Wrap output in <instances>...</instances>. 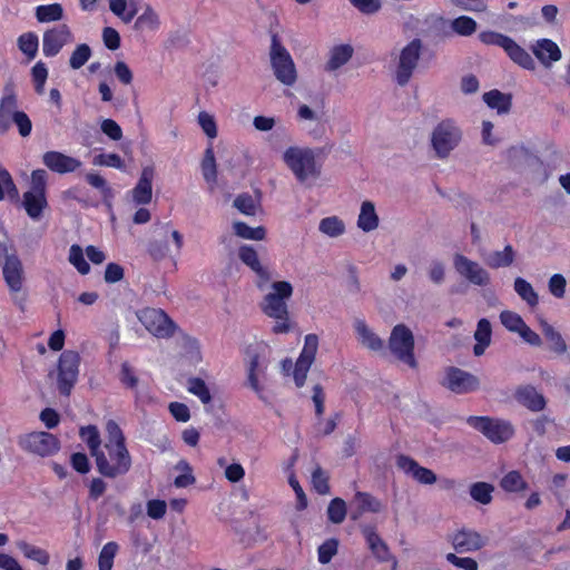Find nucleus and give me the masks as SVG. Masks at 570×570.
<instances>
[{"label": "nucleus", "instance_id": "nucleus-1", "mask_svg": "<svg viewBox=\"0 0 570 570\" xmlns=\"http://www.w3.org/2000/svg\"><path fill=\"white\" fill-rule=\"evenodd\" d=\"M106 431L108 441L105 450L95 458V462L100 474L115 479L130 470L131 456L125 443V435L114 420L106 423Z\"/></svg>", "mask_w": 570, "mask_h": 570}, {"label": "nucleus", "instance_id": "nucleus-2", "mask_svg": "<svg viewBox=\"0 0 570 570\" xmlns=\"http://www.w3.org/2000/svg\"><path fill=\"white\" fill-rule=\"evenodd\" d=\"M283 161L302 184L317 180L322 174V164L317 160L315 149L302 146H289L283 153Z\"/></svg>", "mask_w": 570, "mask_h": 570}, {"label": "nucleus", "instance_id": "nucleus-3", "mask_svg": "<svg viewBox=\"0 0 570 570\" xmlns=\"http://www.w3.org/2000/svg\"><path fill=\"white\" fill-rule=\"evenodd\" d=\"M318 350V336L316 334H307L304 338L303 350L293 364L292 360L286 358L282 362V371L285 375H293L297 387L304 385L307 373L315 361Z\"/></svg>", "mask_w": 570, "mask_h": 570}, {"label": "nucleus", "instance_id": "nucleus-4", "mask_svg": "<svg viewBox=\"0 0 570 570\" xmlns=\"http://www.w3.org/2000/svg\"><path fill=\"white\" fill-rule=\"evenodd\" d=\"M462 140V130L453 119L441 120L431 132V146L435 156L445 159Z\"/></svg>", "mask_w": 570, "mask_h": 570}, {"label": "nucleus", "instance_id": "nucleus-5", "mask_svg": "<svg viewBox=\"0 0 570 570\" xmlns=\"http://www.w3.org/2000/svg\"><path fill=\"white\" fill-rule=\"evenodd\" d=\"M47 171L43 169L33 170L30 177V188L23 194V207L28 216L35 220L41 217L47 207Z\"/></svg>", "mask_w": 570, "mask_h": 570}, {"label": "nucleus", "instance_id": "nucleus-6", "mask_svg": "<svg viewBox=\"0 0 570 570\" xmlns=\"http://www.w3.org/2000/svg\"><path fill=\"white\" fill-rule=\"evenodd\" d=\"M271 350L264 343H255L246 350L247 381L252 390L261 393L263 387L259 384V377L264 376L269 364Z\"/></svg>", "mask_w": 570, "mask_h": 570}, {"label": "nucleus", "instance_id": "nucleus-7", "mask_svg": "<svg viewBox=\"0 0 570 570\" xmlns=\"http://www.w3.org/2000/svg\"><path fill=\"white\" fill-rule=\"evenodd\" d=\"M271 63L276 79L283 85L293 86L296 82L297 71L295 63L288 51L279 42L277 36L272 38Z\"/></svg>", "mask_w": 570, "mask_h": 570}, {"label": "nucleus", "instance_id": "nucleus-8", "mask_svg": "<svg viewBox=\"0 0 570 570\" xmlns=\"http://www.w3.org/2000/svg\"><path fill=\"white\" fill-rule=\"evenodd\" d=\"M389 348L400 361L412 368L417 366L414 357V336L412 331L404 324H397L392 328L389 338Z\"/></svg>", "mask_w": 570, "mask_h": 570}, {"label": "nucleus", "instance_id": "nucleus-9", "mask_svg": "<svg viewBox=\"0 0 570 570\" xmlns=\"http://www.w3.org/2000/svg\"><path fill=\"white\" fill-rule=\"evenodd\" d=\"M293 286L289 282L277 281L271 284L269 291L264 296L261 308L266 316H279L288 312L287 301L293 295Z\"/></svg>", "mask_w": 570, "mask_h": 570}, {"label": "nucleus", "instance_id": "nucleus-10", "mask_svg": "<svg viewBox=\"0 0 570 570\" xmlns=\"http://www.w3.org/2000/svg\"><path fill=\"white\" fill-rule=\"evenodd\" d=\"M422 52V41L413 39L405 47H403L396 57L395 80L397 85L405 86L415 68L417 67Z\"/></svg>", "mask_w": 570, "mask_h": 570}, {"label": "nucleus", "instance_id": "nucleus-11", "mask_svg": "<svg viewBox=\"0 0 570 570\" xmlns=\"http://www.w3.org/2000/svg\"><path fill=\"white\" fill-rule=\"evenodd\" d=\"M18 444L23 451L41 458L55 454L60 448L59 440L45 431L23 434L19 438Z\"/></svg>", "mask_w": 570, "mask_h": 570}, {"label": "nucleus", "instance_id": "nucleus-12", "mask_svg": "<svg viewBox=\"0 0 570 570\" xmlns=\"http://www.w3.org/2000/svg\"><path fill=\"white\" fill-rule=\"evenodd\" d=\"M468 422L493 443L507 442L514 434L513 425L504 420L490 419L487 416H471Z\"/></svg>", "mask_w": 570, "mask_h": 570}, {"label": "nucleus", "instance_id": "nucleus-13", "mask_svg": "<svg viewBox=\"0 0 570 570\" xmlns=\"http://www.w3.org/2000/svg\"><path fill=\"white\" fill-rule=\"evenodd\" d=\"M80 356L75 351H65L58 361L57 384L63 395H69L78 379Z\"/></svg>", "mask_w": 570, "mask_h": 570}, {"label": "nucleus", "instance_id": "nucleus-14", "mask_svg": "<svg viewBox=\"0 0 570 570\" xmlns=\"http://www.w3.org/2000/svg\"><path fill=\"white\" fill-rule=\"evenodd\" d=\"M137 317L145 328L156 337H170L175 332L174 322L163 309L147 307L139 311Z\"/></svg>", "mask_w": 570, "mask_h": 570}, {"label": "nucleus", "instance_id": "nucleus-15", "mask_svg": "<svg viewBox=\"0 0 570 570\" xmlns=\"http://www.w3.org/2000/svg\"><path fill=\"white\" fill-rule=\"evenodd\" d=\"M453 267L455 272L470 284L484 287L491 283L489 272L478 262L462 254L456 253L453 256Z\"/></svg>", "mask_w": 570, "mask_h": 570}, {"label": "nucleus", "instance_id": "nucleus-16", "mask_svg": "<svg viewBox=\"0 0 570 570\" xmlns=\"http://www.w3.org/2000/svg\"><path fill=\"white\" fill-rule=\"evenodd\" d=\"M2 272L14 302L23 309L26 295L22 293L23 267L21 261L18 257L8 258L2 264Z\"/></svg>", "mask_w": 570, "mask_h": 570}, {"label": "nucleus", "instance_id": "nucleus-17", "mask_svg": "<svg viewBox=\"0 0 570 570\" xmlns=\"http://www.w3.org/2000/svg\"><path fill=\"white\" fill-rule=\"evenodd\" d=\"M73 41L71 29L62 23L47 29L42 35V52L46 57L57 56L61 49Z\"/></svg>", "mask_w": 570, "mask_h": 570}, {"label": "nucleus", "instance_id": "nucleus-18", "mask_svg": "<svg viewBox=\"0 0 570 570\" xmlns=\"http://www.w3.org/2000/svg\"><path fill=\"white\" fill-rule=\"evenodd\" d=\"M442 385L456 394H465L479 389V379L461 368L449 367L445 371Z\"/></svg>", "mask_w": 570, "mask_h": 570}, {"label": "nucleus", "instance_id": "nucleus-19", "mask_svg": "<svg viewBox=\"0 0 570 570\" xmlns=\"http://www.w3.org/2000/svg\"><path fill=\"white\" fill-rule=\"evenodd\" d=\"M238 257L257 275V287L261 291H265L272 279V273L261 263L257 252L252 246L244 245L238 249Z\"/></svg>", "mask_w": 570, "mask_h": 570}, {"label": "nucleus", "instance_id": "nucleus-20", "mask_svg": "<svg viewBox=\"0 0 570 570\" xmlns=\"http://www.w3.org/2000/svg\"><path fill=\"white\" fill-rule=\"evenodd\" d=\"M16 86L12 80L7 81L3 87V96L0 99V132H6L11 125L13 114L19 112Z\"/></svg>", "mask_w": 570, "mask_h": 570}, {"label": "nucleus", "instance_id": "nucleus-21", "mask_svg": "<svg viewBox=\"0 0 570 570\" xmlns=\"http://www.w3.org/2000/svg\"><path fill=\"white\" fill-rule=\"evenodd\" d=\"M352 326L356 341L362 347L371 352H381L384 348V341L374 332L364 318L355 317Z\"/></svg>", "mask_w": 570, "mask_h": 570}, {"label": "nucleus", "instance_id": "nucleus-22", "mask_svg": "<svg viewBox=\"0 0 570 570\" xmlns=\"http://www.w3.org/2000/svg\"><path fill=\"white\" fill-rule=\"evenodd\" d=\"M396 465L420 484L432 485L438 481L436 474L407 455H399Z\"/></svg>", "mask_w": 570, "mask_h": 570}, {"label": "nucleus", "instance_id": "nucleus-23", "mask_svg": "<svg viewBox=\"0 0 570 570\" xmlns=\"http://www.w3.org/2000/svg\"><path fill=\"white\" fill-rule=\"evenodd\" d=\"M42 163L51 171L61 175L73 173L81 166L80 160L55 150L45 153L42 156Z\"/></svg>", "mask_w": 570, "mask_h": 570}, {"label": "nucleus", "instance_id": "nucleus-24", "mask_svg": "<svg viewBox=\"0 0 570 570\" xmlns=\"http://www.w3.org/2000/svg\"><path fill=\"white\" fill-rule=\"evenodd\" d=\"M532 52L546 68H551L562 57L559 46L550 39L538 40L532 46Z\"/></svg>", "mask_w": 570, "mask_h": 570}, {"label": "nucleus", "instance_id": "nucleus-25", "mask_svg": "<svg viewBox=\"0 0 570 570\" xmlns=\"http://www.w3.org/2000/svg\"><path fill=\"white\" fill-rule=\"evenodd\" d=\"M451 542L456 551L471 552L481 549L485 544V539L475 531L461 530L453 534Z\"/></svg>", "mask_w": 570, "mask_h": 570}, {"label": "nucleus", "instance_id": "nucleus-26", "mask_svg": "<svg viewBox=\"0 0 570 570\" xmlns=\"http://www.w3.org/2000/svg\"><path fill=\"white\" fill-rule=\"evenodd\" d=\"M155 176V168L146 166L142 168L139 180L132 189V199L137 204H148L153 196V179Z\"/></svg>", "mask_w": 570, "mask_h": 570}, {"label": "nucleus", "instance_id": "nucleus-27", "mask_svg": "<svg viewBox=\"0 0 570 570\" xmlns=\"http://www.w3.org/2000/svg\"><path fill=\"white\" fill-rule=\"evenodd\" d=\"M514 397L521 405L533 412L542 411L547 404L544 396L531 385L517 389Z\"/></svg>", "mask_w": 570, "mask_h": 570}, {"label": "nucleus", "instance_id": "nucleus-28", "mask_svg": "<svg viewBox=\"0 0 570 570\" xmlns=\"http://www.w3.org/2000/svg\"><path fill=\"white\" fill-rule=\"evenodd\" d=\"M356 225L364 233H371L379 228L380 217L373 202H362Z\"/></svg>", "mask_w": 570, "mask_h": 570}, {"label": "nucleus", "instance_id": "nucleus-29", "mask_svg": "<svg viewBox=\"0 0 570 570\" xmlns=\"http://www.w3.org/2000/svg\"><path fill=\"white\" fill-rule=\"evenodd\" d=\"M352 504L356 508L352 512L351 518L357 520L363 513L372 512L377 513L382 510L383 504L380 500L374 498L367 492L357 491L352 500Z\"/></svg>", "mask_w": 570, "mask_h": 570}, {"label": "nucleus", "instance_id": "nucleus-30", "mask_svg": "<svg viewBox=\"0 0 570 570\" xmlns=\"http://www.w3.org/2000/svg\"><path fill=\"white\" fill-rule=\"evenodd\" d=\"M362 533L366 539L368 548L379 561L384 562L391 559V553L386 543L375 532L374 528L368 525L363 527Z\"/></svg>", "mask_w": 570, "mask_h": 570}, {"label": "nucleus", "instance_id": "nucleus-31", "mask_svg": "<svg viewBox=\"0 0 570 570\" xmlns=\"http://www.w3.org/2000/svg\"><path fill=\"white\" fill-rule=\"evenodd\" d=\"M160 24V17L157 11L151 6L146 4L141 14L137 17L134 29L138 32H156Z\"/></svg>", "mask_w": 570, "mask_h": 570}, {"label": "nucleus", "instance_id": "nucleus-32", "mask_svg": "<svg viewBox=\"0 0 570 570\" xmlns=\"http://www.w3.org/2000/svg\"><path fill=\"white\" fill-rule=\"evenodd\" d=\"M510 59L527 70H534L535 62L532 57L521 48L512 38L509 39L508 43L503 49Z\"/></svg>", "mask_w": 570, "mask_h": 570}, {"label": "nucleus", "instance_id": "nucleus-33", "mask_svg": "<svg viewBox=\"0 0 570 570\" xmlns=\"http://www.w3.org/2000/svg\"><path fill=\"white\" fill-rule=\"evenodd\" d=\"M540 326L549 342L550 350L558 355L564 354L568 351V346L562 335L546 320H540Z\"/></svg>", "mask_w": 570, "mask_h": 570}, {"label": "nucleus", "instance_id": "nucleus-34", "mask_svg": "<svg viewBox=\"0 0 570 570\" xmlns=\"http://www.w3.org/2000/svg\"><path fill=\"white\" fill-rule=\"evenodd\" d=\"M353 56V48L350 45H338L331 49L326 62V70L334 71L350 61Z\"/></svg>", "mask_w": 570, "mask_h": 570}, {"label": "nucleus", "instance_id": "nucleus-35", "mask_svg": "<svg viewBox=\"0 0 570 570\" xmlns=\"http://www.w3.org/2000/svg\"><path fill=\"white\" fill-rule=\"evenodd\" d=\"M63 7L60 3L41 4L35 9V17L39 23H50L62 20Z\"/></svg>", "mask_w": 570, "mask_h": 570}, {"label": "nucleus", "instance_id": "nucleus-36", "mask_svg": "<svg viewBox=\"0 0 570 570\" xmlns=\"http://www.w3.org/2000/svg\"><path fill=\"white\" fill-rule=\"evenodd\" d=\"M318 230L330 238H337L345 234L346 225L338 216H328L320 220Z\"/></svg>", "mask_w": 570, "mask_h": 570}, {"label": "nucleus", "instance_id": "nucleus-37", "mask_svg": "<svg viewBox=\"0 0 570 570\" xmlns=\"http://www.w3.org/2000/svg\"><path fill=\"white\" fill-rule=\"evenodd\" d=\"M474 338L476 341L473 347L474 355L481 356L491 343V324L488 320L482 318L479 321Z\"/></svg>", "mask_w": 570, "mask_h": 570}, {"label": "nucleus", "instance_id": "nucleus-38", "mask_svg": "<svg viewBox=\"0 0 570 570\" xmlns=\"http://www.w3.org/2000/svg\"><path fill=\"white\" fill-rule=\"evenodd\" d=\"M200 167L204 179L213 188L217 183V165L212 146L205 150Z\"/></svg>", "mask_w": 570, "mask_h": 570}, {"label": "nucleus", "instance_id": "nucleus-39", "mask_svg": "<svg viewBox=\"0 0 570 570\" xmlns=\"http://www.w3.org/2000/svg\"><path fill=\"white\" fill-rule=\"evenodd\" d=\"M515 293L524 301L530 307H535L539 304V295L533 286L524 278L517 277L513 284Z\"/></svg>", "mask_w": 570, "mask_h": 570}, {"label": "nucleus", "instance_id": "nucleus-40", "mask_svg": "<svg viewBox=\"0 0 570 570\" xmlns=\"http://www.w3.org/2000/svg\"><path fill=\"white\" fill-rule=\"evenodd\" d=\"M484 102L499 114H507L511 107V97L499 90H491L483 95Z\"/></svg>", "mask_w": 570, "mask_h": 570}, {"label": "nucleus", "instance_id": "nucleus-41", "mask_svg": "<svg viewBox=\"0 0 570 570\" xmlns=\"http://www.w3.org/2000/svg\"><path fill=\"white\" fill-rule=\"evenodd\" d=\"M16 546L26 558L33 560L41 566H47L50 561V556L46 550L32 546L24 540L17 541Z\"/></svg>", "mask_w": 570, "mask_h": 570}, {"label": "nucleus", "instance_id": "nucleus-42", "mask_svg": "<svg viewBox=\"0 0 570 570\" xmlns=\"http://www.w3.org/2000/svg\"><path fill=\"white\" fill-rule=\"evenodd\" d=\"M80 438L86 442L90 454L96 458L102 449L100 448L101 440L100 434L96 425H87L80 428L79 431Z\"/></svg>", "mask_w": 570, "mask_h": 570}, {"label": "nucleus", "instance_id": "nucleus-43", "mask_svg": "<svg viewBox=\"0 0 570 570\" xmlns=\"http://www.w3.org/2000/svg\"><path fill=\"white\" fill-rule=\"evenodd\" d=\"M234 207L246 216H254L261 208V203L257 197L249 194H240L234 199Z\"/></svg>", "mask_w": 570, "mask_h": 570}, {"label": "nucleus", "instance_id": "nucleus-44", "mask_svg": "<svg viewBox=\"0 0 570 570\" xmlns=\"http://www.w3.org/2000/svg\"><path fill=\"white\" fill-rule=\"evenodd\" d=\"M233 229L235 235L244 239L263 240L266 236V230L264 227H249L243 222H234Z\"/></svg>", "mask_w": 570, "mask_h": 570}, {"label": "nucleus", "instance_id": "nucleus-45", "mask_svg": "<svg viewBox=\"0 0 570 570\" xmlns=\"http://www.w3.org/2000/svg\"><path fill=\"white\" fill-rule=\"evenodd\" d=\"M515 253L511 245H507L503 250L493 252L488 259L492 268L508 267L514 262Z\"/></svg>", "mask_w": 570, "mask_h": 570}, {"label": "nucleus", "instance_id": "nucleus-46", "mask_svg": "<svg viewBox=\"0 0 570 570\" xmlns=\"http://www.w3.org/2000/svg\"><path fill=\"white\" fill-rule=\"evenodd\" d=\"M119 550V546L115 541L107 542L98 557L99 570H111L114 566V559Z\"/></svg>", "mask_w": 570, "mask_h": 570}, {"label": "nucleus", "instance_id": "nucleus-47", "mask_svg": "<svg viewBox=\"0 0 570 570\" xmlns=\"http://www.w3.org/2000/svg\"><path fill=\"white\" fill-rule=\"evenodd\" d=\"M18 47L28 59H33L37 56L39 47L38 36L33 32L21 35L18 38Z\"/></svg>", "mask_w": 570, "mask_h": 570}, {"label": "nucleus", "instance_id": "nucleus-48", "mask_svg": "<svg viewBox=\"0 0 570 570\" xmlns=\"http://www.w3.org/2000/svg\"><path fill=\"white\" fill-rule=\"evenodd\" d=\"M493 485L487 482H476L470 487V495L481 504H489L492 501Z\"/></svg>", "mask_w": 570, "mask_h": 570}, {"label": "nucleus", "instance_id": "nucleus-49", "mask_svg": "<svg viewBox=\"0 0 570 570\" xmlns=\"http://www.w3.org/2000/svg\"><path fill=\"white\" fill-rule=\"evenodd\" d=\"M501 488L508 492H519L527 489V482L518 471H510L500 482Z\"/></svg>", "mask_w": 570, "mask_h": 570}, {"label": "nucleus", "instance_id": "nucleus-50", "mask_svg": "<svg viewBox=\"0 0 570 570\" xmlns=\"http://www.w3.org/2000/svg\"><path fill=\"white\" fill-rule=\"evenodd\" d=\"M451 29L460 36L469 37L476 31V22L471 17L461 16L452 20Z\"/></svg>", "mask_w": 570, "mask_h": 570}, {"label": "nucleus", "instance_id": "nucleus-51", "mask_svg": "<svg viewBox=\"0 0 570 570\" xmlns=\"http://www.w3.org/2000/svg\"><path fill=\"white\" fill-rule=\"evenodd\" d=\"M91 57V49L88 45L81 43L71 52L69 66L71 69H80Z\"/></svg>", "mask_w": 570, "mask_h": 570}, {"label": "nucleus", "instance_id": "nucleus-52", "mask_svg": "<svg viewBox=\"0 0 570 570\" xmlns=\"http://www.w3.org/2000/svg\"><path fill=\"white\" fill-rule=\"evenodd\" d=\"M68 261L82 275H86L90 271L89 264L83 257V250L79 245H71L69 249Z\"/></svg>", "mask_w": 570, "mask_h": 570}, {"label": "nucleus", "instance_id": "nucleus-53", "mask_svg": "<svg viewBox=\"0 0 570 570\" xmlns=\"http://www.w3.org/2000/svg\"><path fill=\"white\" fill-rule=\"evenodd\" d=\"M327 515L331 522L340 524L346 517V503L341 498L333 499L327 508Z\"/></svg>", "mask_w": 570, "mask_h": 570}, {"label": "nucleus", "instance_id": "nucleus-54", "mask_svg": "<svg viewBox=\"0 0 570 570\" xmlns=\"http://www.w3.org/2000/svg\"><path fill=\"white\" fill-rule=\"evenodd\" d=\"M188 392L199 397L204 404L212 401L210 392L202 379L193 377L188 380Z\"/></svg>", "mask_w": 570, "mask_h": 570}, {"label": "nucleus", "instance_id": "nucleus-55", "mask_svg": "<svg viewBox=\"0 0 570 570\" xmlns=\"http://www.w3.org/2000/svg\"><path fill=\"white\" fill-rule=\"evenodd\" d=\"M32 80L35 82L36 92L42 95L45 92V83L48 78V69L42 61H38L31 69Z\"/></svg>", "mask_w": 570, "mask_h": 570}, {"label": "nucleus", "instance_id": "nucleus-56", "mask_svg": "<svg viewBox=\"0 0 570 570\" xmlns=\"http://www.w3.org/2000/svg\"><path fill=\"white\" fill-rule=\"evenodd\" d=\"M502 325L510 332L519 333L525 324L522 317L515 312L503 311L500 314Z\"/></svg>", "mask_w": 570, "mask_h": 570}, {"label": "nucleus", "instance_id": "nucleus-57", "mask_svg": "<svg viewBox=\"0 0 570 570\" xmlns=\"http://www.w3.org/2000/svg\"><path fill=\"white\" fill-rule=\"evenodd\" d=\"M6 196L11 198L18 197V189L7 170H0V200H3Z\"/></svg>", "mask_w": 570, "mask_h": 570}, {"label": "nucleus", "instance_id": "nucleus-58", "mask_svg": "<svg viewBox=\"0 0 570 570\" xmlns=\"http://www.w3.org/2000/svg\"><path fill=\"white\" fill-rule=\"evenodd\" d=\"M338 541L336 539H328L318 547V561L322 564H327L332 558L337 553Z\"/></svg>", "mask_w": 570, "mask_h": 570}, {"label": "nucleus", "instance_id": "nucleus-59", "mask_svg": "<svg viewBox=\"0 0 570 570\" xmlns=\"http://www.w3.org/2000/svg\"><path fill=\"white\" fill-rule=\"evenodd\" d=\"M312 483L317 493L327 494L330 492L328 476L321 466H316L313 471Z\"/></svg>", "mask_w": 570, "mask_h": 570}, {"label": "nucleus", "instance_id": "nucleus-60", "mask_svg": "<svg viewBox=\"0 0 570 570\" xmlns=\"http://www.w3.org/2000/svg\"><path fill=\"white\" fill-rule=\"evenodd\" d=\"M428 276L435 285H441L445 281V265L441 261H432L428 267Z\"/></svg>", "mask_w": 570, "mask_h": 570}, {"label": "nucleus", "instance_id": "nucleus-61", "mask_svg": "<svg viewBox=\"0 0 570 570\" xmlns=\"http://www.w3.org/2000/svg\"><path fill=\"white\" fill-rule=\"evenodd\" d=\"M567 281L561 274H553L548 282V288L556 298H563L566 294Z\"/></svg>", "mask_w": 570, "mask_h": 570}, {"label": "nucleus", "instance_id": "nucleus-62", "mask_svg": "<svg viewBox=\"0 0 570 570\" xmlns=\"http://www.w3.org/2000/svg\"><path fill=\"white\" fill-rule=\"evenodd\" d=\"M479 39L484 45L499 46L504 49V46L508 43L510 37L494 31H483L479 33Z\"/></svg>", "mask_w": 570, "mask_h": 570}, {"label": "nucleus", "instance_id": "nucleus-63", "mask_svg": "<svg viewBox=\"0 0 570 570\" xmlns=\"http://www.w3.org/2000/svg\"><path fill=\"white\" fill-rule=\"evenodd\" d=\"M198 124L204 130V132L210 138L214 139L217 136V126L214 117L208 112L202 111L198 115Z\"/></svg>", "mask_w": 570, "mask_h": 570}, {"label": "nucleus", "instance_id": "nucleus-64", "mask_svg": "<svg viewBox=\"0 0 570 570\" xmlns=\"http://www.w3.org/2000/svg\"><path fill=\"white\" fill-rule=\"evenodd\" d=\"M167 511V504L163 500H149L147 502V514L154 520L163 519Z\"/></svg>", "mask_w": 570, "mask_h": 570}]
</instances>
